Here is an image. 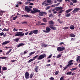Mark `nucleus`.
Here are the masks:
<instances>
[{"label":"nucleus","instance_id":"423d86ee","mask_svg":"<svg viewBox=\"0 0 80 80\" xmlns=\"http://www.w3.org/2000/svg\"><path fill=\"white\" fill-rule=\"evenodd\" d=\"M42 5H44V6H46V7H47V6H48V5H50V4H48V2H46L45 1H44L42 3Z\"/></svg>","mask_w":80,"mask_h":80},{"label":"nucleus","instance_id":"5fc2aeb1","mask_svg":"<svg viewBox=\"0 0 80 80\" xmlns=\"http://www.w3.org/2000/svg\"><path fill=\"white\" fill-rule=\"evenodd\" d=\"M64 10H62L61 11H60L59 12V13H62L63 12Z\"/></svg>","mask_w":80,"mask_h":80},{"label":"nucleus","instance_id":"338daca9","mask_svg":"<svg viewBox=\"0 0 80 80\" xmlns=\"http://www.w3.org/2000/svg\"><path fill=\"white\" fill-rule=\"evenodd\" d=\"M74 40H75V38H72L71 39V41H73Z\"/></svg>","mask_w":80,"mask_h":80},{"label":"nucleus","instance_id":"c9c22d12","mask_svg":"<svg viewBox=\"0 0 80 80\" xmlns=\"http://www.w3.org/2000/svg\"><path fill=\"white\" fill-rule=\"evenodd\" d=\"M72 1L73 3H77V0H72Z\"/></svg>","mask_w":80,"mask_h":80},{"label":"nucleus","instance_id":"ddd939ff","mask_svg":"<svg viewBox=\"0 0 80 80\" xmlns=\"http://www.w3.org/2000/svg\"><path fill=\"white\" fill-rule=\"evenodd\" d=\"M55 8H56V10L57 12H58V11H59V10H62V9H63V7H57Z\"/></svg>","mask_w":80,"mask_h":80},{"label":"nucleus","instance_id":"a19ab883","mask_svg":"<svg viewBox=\"0 0 80 80\" xmlns=\"http://www.w3.org/2000/svg\"><path fill=\"white\" fill-rule=\"evenodd\" d=\"M17 18V16H15L12 19L13 20H15Z\"/></svg>","mask_w":80,"mask_h":80},{"label":"nucleus","instance_id":"e433bc0d","mask_svg":"<svg viewBox=\"0 0 80 80\" xmlns=\"http://www.w3.org/2000/svg\"><path fill=\"white\" fill-rule=\"evenodd\" d=\"M7 58V57H0V59L1 58V59H6Z\"/></svg>","mask_w":80,"mask_h":80},{"label":"nucleus","instance_id":"6e6552de","mask_svg":"<svg viewBox=\"0 0 80 80\" xmlns=\"http://www.w3.org/2000/svg\"><path fill=\"white\" fill-rule=\"evenodd\" d=\"M25 10L27 11V12H30L32 10V9L28 7L27 6H25Z\"/></svg>","mask_w":80,"mask_h":80},{"label":"nucleus","instance_id":"052dcab7","mask_svg":"<svg viewBox=\"0 0 80 80\" xmlns=\"http://www.w3.org/2000/svg\"><path fill=\"white\" fill-rule=\"evenodd\" d=\"M55 6H56V5H52L51 6V7H55Z\"/></svg>","mask_w":80,"mask_h":80},{"label":"nucleus","instance_id":"0e129e2a","mask_svg":"<svg viewBox=\"0 0 80 80\" xmlns=\"http://www.w3.org/2000/svg\"><path fill=\"white\" fill-rule=\"evenodd\" d=\"M70 5H73V2H71L70 3Z\"/></svg>","mask_w":80,"mask_h":80},{"label":"nucleus","instance_id":"393cba45","mask_svg":"<svg viewBox=\"0 0 80 80\" xmlns=\"http://www.w3.org/2000/svg\"><path fill=\"white\" fill-rule=\"evenodd\" d=\"M47 44H42L41 45V47L42 48H45V47H47Z\"/></svg>","mask_w":80,"mask_h":80},{"label":"nucleus","instance_id":"79ce46f5","mask_svg":"<svg viewBox=\"0 0 80 80\" xmlns=\"http://www.w3.org/2000/svg\"><path fill=\"white\" fill-rule=\"evenodd\" d=\"M3 35H4V33H3V32H1L0 33V35L1 36H2ZM0 38H1V37H0Z\"/></svg>","mask_w":80,"mask_h":80},{"label":"nucleus","instance_id":"a18cd8bd","mask_svg":"<svg viewBox=\"0 0 80 80\" xmlns=\"http://www.w3.org/2000/svg\"><path fill=\"white\" fill-rule=\"evenodd\" d=\"M68 66H67V65L64 67V68H63V70H66V69H67V68H68Z\"/></svg>","mask_w":80,"mask_h":80},{"label":"nucleus","instance_id":"b1692460","mask_svg":"<svg viewBox=\"0 0 80 80\" xmlns=\"http://www.w3.org/2000/svg\"><path fill=\"white\" fill-rule=\"evenodd\" d=\"M70 29H71L72 30H73V29L75 28V26H73V25H71L70 26Z\"/></svg>","mask_w":80,"mask_h":80},{"label":"nucleus","instance_id":"864d4df0","mask_svg":"<svg viewBox=\"0 0 80 80\" xmlns=\"http://www.w3.org/2000/svg\"><path fill=\"white\" fill-rule=\"evenodd\" d=\"M31 13L33 14L35 13V11H34L32 10Z\"/></svg>","mask_w":80,"mask_h":80},{"label":"nucleus","instance_id":"de8ad7c7","mask_svg":"<svg viewBox=\"0 0 80 80\" xmlns=\"http://www.w3.org/2000/svg\"><path fill=\"white\" fill-rule=\"evenodd\" d=\"M58 73H59V71H57L55 72V74L56 75H58Z\"/></svg>","mask_w":80,"mask_h":80},{"label":"nucleus","instance_id":"c03bdc74","mask_svg":"<svg viewBox=\"0 0 80 80\" xmlns=\"http://www.w3.org/2000/svg\"><path fill=\"white\" fill-rule=\"evenodd\" d=\"M35 53L34 52H32L29 53V55H33V54H34Z\"/></svg>","mask_w":80,"mask_h":80},{"label":"nucleus","instance_id":"c756f323","mask_svg":"<svg viewBox=\"0 0 80 80\" xmlns=\"http://www.w3.org/2000/svg\"><path fill=\"white\" fill-rule=\"evenodd\" d=\"M34 60H35V59H31L28 61V63H30V62H32V61H33Z\"/></svg>","mask_w":80,"mask_h":80},{"label":"nucleus","instance_id":"aec40b11","mask_svg":"<svg viewBox=\"0 0 80 80\" xmlns=\"http://www.w3.org/2000/svg\"><path fill=\"white\" fill-rule=\"evenodd\" d=\"M38 66H36V68L34 69V70L36 72H38Z\"/></svg>","mask_w":80,"mask_h":80},{"label":"nucleus","instance_id":"1a4fd4ad","mask_svg":"<svg viewBox=\"0 0 80 80\" xmlns=\"http://www.w3.org/2000/svg\"><path fill=\"white\" fill-rule=\"evenodd\" d=\"M73 61V60H71L69 61L68 62V64L67 65V66L68 67L69 66H70L71 65H72L73 64V63L72 62Z\"/></svg>","mask_w":80,"mask_h":80},{"label":"nucleus","instance_id":"f8f14e48","mask_svg":"<svg viewBox=\"0 0 80 80\" xmlns=\"http://www.w3.org/2000/svg\"><path fill=\"white\" fill-rule=\"evenodd\" d=\"M33 11H34L35 13H39L40 12V10L37 9L36 8H33Z\"/></svg>","mask_w":80,"mask_h":80},{"label":"nucleus","instance_id":"2eb2a0df","mask_svg":"<svg viewBox=\"0 0 80 80\" xmlns=\"http://www.w3.org/2000/svg\"><path fill=\"white\" fill-rule=\"evenodd\" d=\"M10 41H6L4 42H3L2 43V45H6V44H7V43H10Z\"/></svg>","mask_w":80,"mask_h":80},{"label":"nucleus","instance_id":"680f3d73","mask_svg":"<svg viewBox=\"0 0 80 80\" xmlns=\"http://www.w3.org/2000/svg\"><path fill=\"white\" fill-rule=\"evenodd\" d=\"M57 1L59 2H62V0H57Z\"/></svg>","mask_w":80,"mask_h":80},{"label":"nucleus","instance_id":"7c9ffc66","mask_svg":"<svg viewBox=\"0 0 80 80\" xmlns=\"http://www.w3.org/2000/svg\"><path fill=\"white\" fill-rule=\"evenodd\" d=\"M7 70V68L6 67H2V70Z\"/></svg>","mask_w":80,"mask_h":80},{"label":"nucleus","instance_id":"4d7b16f0","mask_svg":"<svg viewBox=\"0 0 80 80\" xmlns=\"http://www.w3.org/2000/svg\"><path fill=\"white\" fill-rule=\"evenodd\" d=\"M63 44H64V42H61L60 43L59 45H63Z\"/></svg>","mask_w":80,"mask_h":80},{"label":"nucleus","instance_id":"bf43d9fd","mask_svg":"<svg viewBox=\"0 0 80 80\" xmlns=\"http://www.w3.org/2000/svg\"><path fill=\"white\" fill-rule=\"evenodd\" d=\"M60 4V3L59 2L56 5V7H57L58 5H59Z\"/></svg>","mask_w":80,"mask_h":80},{"label":"nucleus","instance_id":"412c9836","mask_svg":"<svg viewBox=\"0 0 80 80\" xmlns=\"http://www.w3.org/2000/svg\"><path fill=\"white\" fill-rule=\"evenodd\" d=\"M69 36L70 37H75V36L73 33H72L69 34Z\"/></svg>","mask_w":80,"mask_h":80},{"label":"nucleus","instance_id":"37998d69","mask_svg":"<svg viewBox=\"0 0 80 80\" xmlns=\"http://www.w3.org/2000/svg\"><path fill=\"white\" fill-rule=\"evenodd\" d=\"M64 78V77H63V76L60 78V80H66V79H63Z\"/></svg>","mask_w":80,"mask_h":80},{"label":"nucleus","instance_id":"72a5a7b5","mask_svg":"<svg viewBox=\"0 0 80 80\" xmlns=\"http://www.w3.org/2000/svg\"><path fill=\"white\" fill-rule=\"evenodd\" d=\"M49 17H51V18H52V17H53L54 16H53V15L52 13H51L49 14Z\"/></svg>","mask_w":80,"mask_h":80},{"label":"nucleus","instance_id":"f03ea898","mask_svg":"<svg viewBox=\"0 0 80 80\" xmlns=\"http://www.w3.org/2000/svg\"><path fill=\"white\" fill-rule=\"evenodd\" d=\"M45 57H46V55L45 54H42L38 56V58H37L38 60H42L43 58H44Z\"/></svg>","mask_w":80,"mask_h":80},{"label":"nucleus","instance_id":"4c0bfd02","mask_svg":"<svg viewBox=\"0 0 80 80\" xmlns=\"http://www.w3.org/2000/svg\"><path fill=\"white\" fill-rule=\"evenodd\" d=\"M38 57V55H37L35 56L33 58V59H34V60H35L36 59H37V58Z\"/></svg>","mask_w":80,"mask_h":80},{"label":"nucleus","instance_id":"4468645a","mask_svg":"<svg viewBox=\"0 0 80 80\" xmlns=\"http://www.w3.org/2000/svg\"><path fill=\"white\" fill-rule=\"evenodd\" d=\"M19 40L20 38H17L14 39L13 40L14 41V42H15L17 43H18V42H20Z\"/></svg>","mask_w":80,"mask_h":80},{"label":"nucleus","instance_id":"a211bd4d","mask_svg":"<svg viewBox=\"0 0 80 80\" xmlns=\"http://www.w3.org/2000/svg\"><path fill=\"white\" fill-rule=\"evenodd\" d=\"M32 32L34 34H37L38 33V31L37 30H32Z\"/></svg>","mask_w":80,"mask_h":80},{"label":"nucleus","instance_id":"58836bf2","mask_svg":"<svg viewBox=\"0 0 80 80\" xmlns=\"http://www.w3.org/2000/svg\"><path fill=\"white\" fill-rule=\"evenodd\" d=\"M60 57H61V54H59L56 57L57 58H59Z\"/></svg>","mask_w":80,"mask_h":80},{"label":"nucleus","instance_id":"f3484780","mask_svg":"<svg viewBox=\"0 0 80 80\" xmlns=\"http://www.w3.org/2000/svg\"><path fill=\"white\" fill-rule=\"evenodd\" d=\"M23 45H25V44L23 43H19V44L17 45V47L18 48V47H22V46H23Z\"/></svg>","mask_w":80,"mask_h":80},{"label":"nucleus","instance_id":"603ef678","mask_svg":"<svg viewBox=\"0 0 80 80\" xmlns=\"http://www.w3.org/2000/svg\"><path fill=\"white\" fill-rule=\"evenodd\" d=\"M49 80H54V78L52 77H51L50 78H49Z\"/></svg>","mask_w":80,"mask_h":80},{"label":"nucleus","instance_id":"13d9d810","mask_svg":"<svg viewBox=\"0 0 80 80\" xmlns=\"http://www.w3.org/2000/svg\"><path fill=\"white\" fill-rule=\"evenodd\" d=\"M79 59H80V58H78L76 59V61L77 62H78V63L79 62H78V60H79Z\"/></svg>","mask_w":80,"mask_h":80},{"label":"nucleus","instance_id":"6e6d98bb","mask_svg":"<svg viewBox=\"0 0 80 80\" xmlns=\"http://www.w3.org/2000/svg\"><path fill=\"white\" fill-rule=\"evenodd\" d=\"M50 8V6H48L46 8V10H48Z\"/></svg>","mask_w":80,"mask_h":80},{"label":"nucleus","instance_id":"7ed1b4c3","mask_svg":"<svg viewBox=\"0 0 80 80\" xmlns=\"http://www.w3.org/2000/svg\"><path fill=\"white\" fill-rule=\"evenodd\" d=\"M50 30H51V29L49 27H46V30H43L42 31L44 33H49Z\"/></svg>","mask_w":80,"mask_h":80},{"label":"nucleus","instance_id":"2f4dec72","mask_svg":"<svg viewBox=\"0 0 80 80\" xmlns=\"http://www.w3.org/2000/svg\"><path fill=\"white\" fill-rule=\"evenodd\" d=\"M72 72H68L66 74L67 75H70L72 74Z\"/></svg>","mask_w":80,"mask_h":80},{"label":"nucleus","instance_id":"39448f33","mask_svg":"<svg viewBox=\"0 0 80 80\" xmlns=\"http://www.w3.org/2000/svg\"><path fill=\"white\" fill-rule=\"evenodd\" d=\"M30 74L28 72H26L25 74V77L26 79H28V78H30V77H29Z\"/></svg>","mask_w":80,"mask_h":80},{"label":"nucleus","instance_id":"6ab92c4d","mask_svg":"<svg viewBox=\"0 0 80 80\" xmlns=\"http://www.w3.org/2000/svg\"><path fill=\"white\" fill-rule=\"evenodd\" d=\"M72 10H73V9H68V10L66 11V12L67 13H69V12H71Z\"/></svg>","mask_w":80,"mask_h":80},{"label":"nucleus","instance_id":"dca6fc26","mask_svg":"<svg viewBox=\"0 0 80 80\" xmlns=\"http://www.w3.org/2000/svg\"><path fill=\"white\" fill-rule=\"evenodd\" d=\"M49 25H54V22L52 20L49 21L48 22Z\"/></svg>","mask_w":80,"mask_h":80},{"label":"nucleus","instance_id":"5701e85b","mask_svg":"<svg viewBox=\"0 0 80 80\" xmlns=\"http://www.w3.org/2000/svg\"><path fill=\"white\" fill-rule=\"evenodd\" d=\"M46 2L47 3H50L49 4L50 5L52 4V0H46Z\"/></svg>","mask_w":80,"mask_h":80},{"label":"nucleus","instance_id":"49530a36","mask_svg":"<svg viewBox=\"0 0 80 80\" xmlns=\"http://www.w3.org/2000/svg\"><path fill=\"white\" fill-rule=\"evenodd\" d=\"M77 68H72V69H71V70L72 71H73V70H77Z\"/></svg>","mask_w":80,"mask_h":80},{"label":"nucleus","instance_id":"9d476101","mask_svg":"<svg viewBox=\"0 0 80 80\" xmlns=\"http://www.w3.org/2000/svg\"><path fill=\"white\" fill-rule=\"evenodd\" d=\"M80 10V8H76L74 9V10L72 11L73 13H76L78 12V11Z\"/></svg>","mask_w":80,"mask_h":80},{"label":"nucleus","instance_id":"cd10ccee","mask_svg":"<svg viewBox=\"0 0 80 80\" xmlns=\"http://www.w3.org/2000/svg\"><path fill=\"white\" fill-rule=\"evenodd\" d=\"M24 17H25V18H28V17H30V15H29L28 14H26V15H24Z\"/></svg>","mask_w":80,"mask_h":80},{"label":"nucleus","instance_id":"f257e3e1","mask_svg":"<svg viewBox=\"0 0 80 80\" xmlns=\"http://www.w3.org/2000/svg\"><path fill=\"white\" fill-rule=\"evenodd\" d=\"M23 32H17L16 34L14 35L15 37L20 36L21 37H22V36H24L25 35V33H23Z\"/></svg>","mask_w":80,"mask_h":80},{"label":"nucleus","instance_id":"e2e57ef3","mask_svg":"<svg viewBox=\"0 0 80 80\" xmlns=\"http://www.w3.org/2000/svg\"><path fill=\"white\" fill-rule=\"evenodd\" d=\"M34 5V4L32 3H31L29 4V5Z\"/></svg>","mask_w":80,"mask_h":80},{"label":"nucleus","instance_id":"473e14b6","mask_svg":"<svg viewBox=\"0 0 80 80\" xmlns=\"http://www.w3.org/2000/svg\"><path fill=\"white\" fill-rule=\"evenodd\" d=\"M29 32H30L29 34V35H32L33 34V31H29Z\"/></svg>","mask_w":80,"mask_h":80},{"label":"nucleus","instance_id":"a878e982","mask_svg":"<svg viewBox=\"0 0 80 80\" xmlns=\"http://www.w3.org/2000/svg\"><path fill=\"white\" fill-rule=\"evenodd\" d=\"M35 0H28L27 1V2H26V4H28V3H30V1H35Z\"/></svg>","mask_w":80,"mask_h":80},{"label":"nucleus","instance_id":"0eeeda50","mask_svg":"<svg viewBox=\"0 0 80 80\" xmlns=\"http://www.w3.org/2000/svg\"><path fill=\"white\" fill-rule=\"evenodd\" d=\"M65 49V47L61 48L59 47L57 48V50L58 52H62Z\"/></svg>","mask_w":80,"mask_h":80},{"label":"nucleus","instance_id":"8fccbe9b","mask_svg":"<svg viewBox=\"0 0 80 80\" xmlns=\"http://www.w3.org/2000/svg\"><path fill=\"white\" fill-rule=\"evenodd\" d=\"M52 54H51V55H50L49 57H48V58H51L52 57Z\"/></svg>","mask_w":80,"mask_h":80},{"label":"nucleus","instance_id":"9b49d317","mask_svg":"<svg viewBox=\"0 0 80 80\" xmlns=\"http://www.w3.org/2000/svg\"><path fill=\"white\" fill-rule=\"evenodd\" d=\"M49 27L51 28L52 30H57V28L54 27L53 25H51L49 26Z\"/></svg>","mask_w":80,"mask_h":80},{"label":"nucleus","instance_id":"c85d7f7f","mask_svg":"<svg viewBox=\"0 0 80 80\" xmlns=\"http://www.w3.org/2000/svg\"><path fill=\"white\" fill-rule=\"evenodd\" d=\"M70 16H71V13H68L66 15V17H70Z\"/></svg>","mask_w":80,"mask_h":80},{"label":"nucleus","instance_id":"774afa93","mask_svg":"<svg viewBox=\"0 0 80 80\" xmlns=\"http://www.w3.org/2000/svg\"><path fill=\"white\" fill-rule=\"evenodd\" d=\"M51 65H50V64H47L46 65V66H47V67H49V66H50Z\"/></svg>","mask_w":80,"mask_h":80},{"label":"nucleus","instance_id":"ea45409f","mask_svg":"<svg viewBox=\"0 0 80 80\" xmlns=\"http://www.w3.org/2000/svg\"><path fill=\"white\" fill-rule=\"evenodd\" d=\"M21 23H22V24H24L25 23V24H27V23H28V22H21Z\"/></svg>","mask_w":80,"mask_h":80},{"label":"nucleus","instance_id":"3c124183","mask_svg":"<svg viewBox=\"0 0 80 80\" xmlns=\"http://www.w3.org/2000/svg\"><path fill=\"white\" fill-rule=\"evenodd\" d=\"M40 25H46L47 24L45 23H41Z\"/></svg>","mask_w":80,"mask_h":80},{"label":"nucleus","instance_id":"20e7f679","mask_svg":"<svg viewBox=\"0 0 80 80\" xmlns=\"http://www.w3.org/2000/svg\"><path fill=\"white\" fill-rule=\"evenodd\" d=\"M47 13L46 12L43 11L40 12H39L38 15L41 17L42 16H43L44 15H47Z\"/></svg>","mask_w":80,"mask_h":80},{"label":"nucleus","instance_id":"f704fd0d","mask_svg":"<svg viewBox=\"0 0 80 80\" xmlns=\"http://www.w3.org/2000/svg\"><path fill=\"white\" fill-rule=\"evenodd\" d=\"M42 20L44 22H47V21L45 18L42 19Z\"/></svg>","mask_w":80,"mask_h":80},{"label":"nucleus","instance_id":"69168bd1","mask_svg":"<svg viewBox=\"0 0 80 80\" xmlns=\"http://www.w3.org/2000/svg\"><path fill=\"white\" fill-rule=\"evenodd\" d=\"M4 29L5 30V31H8V30H9V28L7 29L6 28H4Z\"/></svg>","mask_w":80,"mask_h":80},{"label":"nucleus","instance_id":"09e8293b","mask_svg":"<svg viewBox=\"0 0 80 80\" xmlns=\"http://www.w3.org/2000/svg\"><path fill=\"white\" fill-rule=\"evenodd\" d=\"M63 29L64 30H67V29H68V27H65L63 28Z\"/></svg>","mask_w":80,"mask_h":80},{"label":"nucleus","instance_id":"4be33fe9","mask_svg":"<svg viewBox=\"0 0 80 80\" xmlns=\"http://www.w3.org/2000/svg\"><path fill=\"white\" fill-rule=\"evenodd\" d=\"M3 13H5V12L4 11H3L2 10H1L0 11V15L1 16H2L3 15Z\"/></svg>","mask_w":80,"mask_h":80},{"label":"nucleus","instance_id":"bb28decb","mask_svg":"<svg viewBox=\"0 0 80 80\" xmlns=\"http://www.w3.org/2000/svg\"><path fill=\"white\" fill-rule=\"evenodd\" d=\"M34 75V72H32L30 74V76L29 77V78H32V77H33V76Z\"/></svg>","mask_w":80,"mask_h":80}]
</instances>
